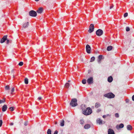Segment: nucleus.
<instances>
[{
    "label": "nucleus",
    "instance_id": "6e6d98bb",
    "mask_svg": "<svg viewBox=\"0 0 134 134\" xmlns=\"http://www.w3.org/2000/svg\"><path fill=\"white\" fill-rule=\"evenodd\" d=\"M126 102H127V100H126Z\"/></svg>",
    "mask_w": 134,
    "mask_h": 134
},
{
    "label": "nucleus",
    "instance_id": "603ef678",
    "mask_svg": "<svg viewBox=\"0 0 134 134\" xmlns=\"http://www.w3.org/2000/svg\"><path fill=\"white\" fill-rule=\"evenodd\" d=\"M36 1H39V0H35Z\"/></svg>",
    "mask_w": 134,
    "mask_h": 134
},
{
    "label": "nucleus",
    "instance_id": "b1692460",
    "mask_svg": "<svg viewBox=\"0 0 134 134\" xmlns=\"http://www.w3.org/2000/svg\"><path fill=\"white\" fill-rule=\"evenodd\" d=\"M69 83H66L64 85V87L66 88H68L69 87Z\"/></svg>",
    "mask_w": 134,
    "mask_h": 134
},
{
    "label": "nucleus",
    "instance_id": "f03ea898",
    "mask_svg": "<svg viewBox=\"0 0 134 134\" xmlns=\"http://www.w3.org/2000/svg\"><path fill=\"white\" fill-rule=\"evenodd\" d=\"M77 100L76 99L74 98L72 99L70 103V105L72 107H75L77 105Z\"/></svg>",
    "mask_w": 134,
    "mask_h": 134
},
{
    "label": "nucleus",
    "instance_id": "1a4fd4ad",
    "mask_svg": "<svg viewBox=\"0 0 134 134\" xmlns=\"http://www.w3.org/2000/svg\"><path fill=\"white\" fill-rule=\"evenodd\" d=\"M7 35H5L3 36L0 42L1 43H3L5 41L7 40Z\"/></svg>",
    "mask_w": 134,
    "mask_h": 134
},
{
    "label": "nucleus",
    "instance_id": "a18cd8bd",
    "mask_svg": "<svg viewBox=\"0 0 134 134\" xmlns=\"http://www.w3.org/2000/svg\"><path fill=\"white\" fill-rule=\"evenodd\" d=\"M106 117V115H104L103 116V118H105Z\"/></svg>",
    "mask_w": 134,
    "mask_h": 134
},
{
    "label": "nucleus",
    "instance_id": "0eeeda50",
    "mask_svg": "<svg viewBox=\"0 0 134 134\" xmlns=\"http://www.w3.org/2000/svg\"><path fill=\"white\" fill-rule=\"evenodd\" d=\"M86 48L87 53L88 54L90 53L91 48L90 46L88 44H87L86 45Z\"/></svg>",
    "mask_w": 134,
    "mask_h": 134
},
{
    "label": "nucleus",
    "instance_id": "4d7b16f0",
    "mask_svg": "<svg viewBox=\"0 0 134 134\" xmlns=\"http://www.w3.org/2000/svg\"><path fill=\"white\" fill-rule=\"evenodd\" d=\"M13 77H14V75H13Z\"/></svg>",
    "mask_w": 134,
    "mask_h": 134
},
{
    "label": "nucleus",
    "instance_id": "a211bd4d",
    "mask_svg": "<svg viewBox=\"0 0 134 134\" xmlns=\"http://www.w3.org/2000/svg\"><path fill=\"white\" fill-rule=\"evenodd\" d=\"M113 80V79L112 76L109 77L108 79V81L109 82H111Z\"/></svg>",
    "mask_w": 134,
    "mask_h": 134
},
{
    "label": "nucleus",
    "instance_id": "a19ab883",
    "mask_svg": "<svg viewBox=\"0 0 134 134\" xmlns=\"http://www.w3.org/2000/svg\"><path fill=\"white\" fill-rule=\"evenodd\" d=\"M7 42H6V43L7 44H8L9 42V40H8L7 39Z\"/></svg>",
    "mask_w": 134,
    "mask_h": 134
},
{
    "label": "nucleus",
    "instance_id": "4be33fe9",
    "mask_svg": "<svg viewBox=\"0 0 134 134\" xmlns=\"http://www.w3.org/2000/svg\"><path fill=\"white\" fill-rule=\"evenodd\" d=\"M64 121L63 120H62L60 122V125L62 126H63L64 125Z\"/></svg>",
    "mask_w": 134,
    "mask_h": 134
},
{
    "label": "nucleus",
    "instance_id": "09e8293b",
    "mask_svg": "<svg viewBox=\"0 0 134 134\" xmlns=\"http://www.w3.org/2000/svg\"><path fill=\"white\" fill-rule=\"evenodd\" d=\"M106 115V117L108 116H110V115L109 114H108Z\"/></svg>",
    "mask_w": 134,
    "mask_h": 134
},
{
    "label": "nucleus",
    "instance_id": "c9c22d12",
    "mask_svg": "<svg viewBox=\"0 0 134 134\" xmlns=\"http://www.w3.org/2000/svg\"><path fill=\"white\" fill-rule=\"evenodd\" d=\"M128 16V13H125L124 14V17L125 18L126 17Z\"/></svg>",
    "mask_w": 134,
    "mask_h": 134
},
{
    "label": "nucleus",
    "instance_id": "de8ad7c7",
    "mask_svg": "<svg viewBox=\"0 0 134 134\" xmlns=\"http://www.w3.org/2000/svg\"><path fill=\"white\" fill-rule=\"evenodd\" d=\"M41 97H39L38 98V99L39 100H41Z\"/></svg>",
    "mask_w": 134,
    "mask_h": 134
},
{
    "label": "nucleus",
    "instance_id": "2eb2a0df",
    "mask_svg": "<svg viewBox=\"0 0 134 134\" xmlns=\"http://www.w3.org/2000/svg\"><path fill=\"white\" fill-rule=\"evenodd\" d=\"M124 124H120L119 126L118 125H117L116 126V127L117 129H119V128H123L124 127Z\"/></svg>",
    "mask_w": 134,
    "mask_h": 134
},
{
    "label": "nucleus",
    "instance_id": "864d4df0",
    "mask_svg": "<svg viewBox=\"0 0 134 134\" xmlns=\"http://www.w3.org/2000/svg\"><path fill=\"white\" fill-rule=\"evenodd\" d=\"M70 80H69L68 81V82H70Z\"/></svg>",
    "mask_w": 134,
    "mask_h": 134
},
{
    "label": "nucleus",
    "instance_id": "6ab92c4d",
    "mask_svg": "<svg viewBox=\"0 0 134 134\" xmlns=\"http://www.w3.org/2000/svg\"><path fill=\"white\" fill-rule=\"evenodd\" d=\"M90 127V124H86L84 126V128L85 129H88Z\"/></svg>",
    "mask_w": 134,
    "mask_h": 134
},
{
    "label": "nucleus",
    "instance_id": "f8f14e48",
    "mask_svg": "<svg viewBox=\"0 0 134 134\" xmlns=\"http://www.w3.org/2000/svg\"><path fill=\"white\" fill-rule=\"evenodd\" d=\"M43 11V9L42 8L40 7L37 10V12L38 13L41 14L42 13Z\"/></svg>",
    "mask_w": 134,
    "mask_h": 134
},
{
    "label": "nucleus",
    "instance_id": "37998d69",
    "mask_svg": "<svg viewBox=\"0 0 134 134\" xmlns=\"http://www.w3.org/2000/svg\"><path fill=\"white\" fill-rule=\"evenodd\" d=\"M14 124V123L13 122H11L10 124V126L13 125Z\"/></svg>",
    "mask_w": 134,
    "mask_h": 134
},
{
    "label": "nucleus",
    "instance_id": "cd10ccee",
    "mask_svg": "<svg viewBox=\"0 0 134 134\" xmlns=\"http://www.w3.org/2000/svg\"><path fill=\"white\" fill-rule=\"evenodd\" d=\"M95 57H91V60H90V62H92L94 61L95 60Z\"/></svg>",
    "mask_w": 134,
    "mask_h": 134
},
{
    "label": "nucleus",
    "instance_id": "58836bf2",
    "mask_svg": "<svg viewBox=\"0 0 134 134\" xmlns=\"http://www.w3.org/2000/svg\"><path fill=\"white\" fill-rule=\"evenodd\" d=\"M28 124V122H25L24 123V125L25 126H27Z\"/></svg>",
    "mask_w": 134,
    "mask_h": 134
},
{
    "label": "nucleus",
    "instance_id": "3c124183",
    "mask_svg": "<svg viewBox=\"0 0 134 134\" xmlns=\"http://www.w3.org/2000/svg\"><path fill=\"white\" fill-rule=\"evenodd\" d=\"M57 124V122H56V121H55V124L56 125V124Z\"/></svg>",
    "mask_w": 134,
    "mask_h": 134
},
{
    "label": "nucleus",
    "instance_id": "ddd939ff",
    "mask_svg": "<svg viewBox=\"0 0 134 134\" xmlns=\"http://www.w3.org/2000/svg\"><path fill=\"white\" fill-rule=\"evenodd\" d=\"M98 62L99 63H100L101 60L102 59V55H99L98 57Z\"/></svg>",
    "mask_w": 134,
    "mask_h": 134
},
{
    "label": "nucleus",
    "instance_id": "5701e85b",
    "mask_svg": "<svg viewBox=\"0 0 134 134\" xmlns=\"http://www.w3.org/2000/svg\"><path fill=\"white\" fill-rule=\"evenodd\" d=\"M100 106V104L98 103H96L95 104V107L98 108Z\"/></svg>",
    "mask_w": 134,
    "mask_h": 134
},
{
    "label": "nucleus",
    "instance_id": "9b49d317",
    "mask_svg": "<svg viewBox=\"0 0 134 134\" xmlns=\"http://www.w3.org/2000/svg\"><path fill=\"white\" fill-rule=\"evenodd\" d=\"M108 134H115V133L113 130L109 129L108 131Z\"/></svg>",
    "mask_w": 134,
    "mask_h": 134
},
{
    "label": "nucleus",
    "instance_id": "f3484780",
    "mask_svg": "<svg viewBox=\"0 0 134 134\" xmlns=\"http://www.w3.org/2000/svg\"><path fill=\"white\" fill-rule=\"evenodd\" d=\"M97 123L100 125L103 124V121L100 119H98L97 120Z\"/></svg>",
    "mask_w": 134,
    "mask_h": 134
},
{
    "label": "nucleus",
    "instance_id": "c756f323",
    "mask_svg": "<svg viewBox=\"0 0 134 134\" xmlns=\"http://www.w3.org/2000/svg\"><path fill=\"white\" fill-rule=\"evenodd\" d=\"M10 87L9 86H5V89L6 90H8L9 89Z\"/></svg>",
    "mask_w": 134,
    "mask_h": 134
},
{
    "label": "nucleus",
    "instance_id": "c03bdc74",
    "mask_svg": "<svg viewBox=\"0 0 134 134\" xmlns=\"http://www.w3.org/2000/svg\"><path fill=\"white\" fill-rule=\"evenodd\" d=\"M113 4H112V5L110 7V9H111V8H113Z\"/></svg>",
    "mask_w": 134,
    "mask_h": 134
},
{
    "label": "nucleus",
    "instance_id": "72a5a7b5",
    "mask_svg": "<svg viewBox=\"0 0 134 134\" xmlns=\"http://www.w3.org/2000/svg\"><path fill=\"white\" fill-rule=\"evenodd\" d=\"M23 62H20L19 63L18 65L20 66H22L23 65Z\"/></svg>",
    "mask_w": 134,
    "mask_h": 134
},
{
    "label": "nucleus",
    "instance_id": "393cba45",
    "mask_svg": "<svg viewBox=\"0 0 134 134\" xmlns=\"http://www.w3.org/2000/svg\"><path fill=\"white\" fill-rule=\"evenodd\" d=\"M24 82L26 84H27L28 83V80L27 78H25L24 80Z\"/></svg>",
    "mask_w": 134,
    "mask_h": 134
},
{
    "label": "nucleus",
    "instance_id": "bb28decb",
    "mask_svg": "<svg viewBox=\"0 0 134 134\" xmlns=\"http://www.w3.org/2000/svg\"><path fill=\"white\" fill-rule=\"evenodd\" d=\"M47 133V134H51V130L49 129H48Z\"/></svg>",
    "mask_w": 134,
    "mask_h": 134
},
{
    "label": "nucleus",
    "instance_id": "6e6552de",
    "mask_svg": "<svg viewBox=\"0 0 134 134\" xmlns=\"http://www.w3.org/2000/svg\"><path fill=\"white\" fill-rule=\"evenodd\" d=\"M93 79L92 77L89 78L87 80V82L89 85L93 83Z\"/></svg>",
    "mask_w": 134,
    "mask_h": 134
},
{
    "label": "nucleus",
    "instance_id": "49530a36",
    "mask_svg": "<svg viewBox=\"0 0 134 134\" xmlns=\"http://www.w3.org/2000/svg\"><path fill=\"white\" fill-rule=\"evenodd\" d=\"M101 110L100 109H98L97 110V111L98 112H100L101 111Z\"/></svg>",
    "mask_w": 134,
    "mask_h": 134
},
{
    "label": "nucleus",
    "instance_id": "79ce46f5",
    "mask_svg": "<svg viewBox=\"0 0 134 134\" xmlns=\"http://www.w3.org/2000/svg\"><path fill=\"white\" fill-rule=\"evenodd\" d=\"M132 100L134 101V95L132 97Z\"/></svg>",
    "mask_w": 134,
    "mask_h": 134
},
{
    "label": "nucleus",
    "instance_id": "f704fd0d",
    "mask_svg": "<svg viewBox=\"0 0 134 134\" xmlns=\"http://www.w3.org/2000/svg\"><path fill=\"white\" fill-rule=\"evenodd\" d=\"M126 29L127 31H129L130 30V29L129 27H126Z\"/></svg>",
    "mask_w": 134,
    "mask_h": 134
},
{
    "label": "nucleus",
    "instance_id": "dca6fc26",
    "mask_svg": "<svg viewBox=\"0 0 134 134\" xmlns=\"http://www.w3.org/2000/svg\"><path fill=\"white\" fill-rule=\"evenodd\" d=\"M29 25V23L28 22H27L24 23L23 25V27L24 28H25L28 27Z\"/></svg>",
    "mask_w": 134,
    "mask_h": 134
},
{
    "label": "nucleus",
    "instance_id": "39448f33",
    "mask_svg": "<svg viewBox=\"0 0 134 134\" xmlns=\"http://www.w3.org/2000/svg\"><path fill=\"white\" fill-rule=\"evenodd\" d=\"M96 33L97 36H100L103 34V32L102 30L99 29L96 31Z\"/></svg>",
    "mask_w": 134,
    "mask_h": 134
},
{
    "label": "nucleus",
    "instance_id": "2f4dec72",
    "mask_svg": "<svg viewBox=\"0 0 134 134\" xmlns=\"http://www.w3.org/2000/svg\"><path fill=\"white\" fill-rule=\"evenodd\" d=\"M5 101V100L4 99H3L2 100H0V104L4 102Z\"/></svg>",
    "mask_w": 134,
    "mask_h": 134
},
{
    "label": "nucleus",
    "instance_id": "8fccbe9b",
    "mask_svg": "<svg viewBox=\"0 0 134 134\" xmlns=\"http://www.w3.org/2000/svg\"><path fill=\"white\" fill-rule=\"evenodd\" d=\"M11 72L12 73L14 72V70H12L11 71Z\"/></svg>",
    "mask_w": 134,
    "mask_h": 134
},
{
    "label": "nucleus",
    "instance_id": "f257e3e1",
    "mask_svg": "<svg viewBox=\"0 0 134 134\" xmlns=\"http://www.w3.org/2000/svg\"><path fill=\"white\" fill-rule=\"evenodd\" d=\"M92 113V109L90 107H88L82 112V113L84 115H87L91 114Z\"/></svg>",
    "mask_w": 134,
    "mask_h": 134
},
{
    "label": "nucleus",
    "instance_id": "5fc2aeb1",
    "mask_svg": "<svg viewBox=\"0 0 134 134\" xmlns=\"http://www.w3.org/2000/svg\"><path fill=\"white\" fill-rule=\"evenodd\" d=\"M126 102H127V100H126Z\"/></svg>",
    "mask_w": 134,
    "mask_h": 134
},
{
    "label": "nucleus",
    "instance_id": "ea45409f",
    "mask_svg": "<svg viewBox=\"0 0 134 134\" xmlns=\"http://www.w3.org/2000/svg\"><path fill=\"white\" fill-rule=\"evenodd\" d=\"M58 133V131L57 130H55V132H54V133L53 134H57Z\"/></svg>",
    "mask_w": 134,
    "mask_h": 134
},
{
    "label": "nucleus",
    "instance_id": "e433bc0d",
    "mask_svg": "<svg viewBox=\"0 0 134 134\" xmlns=\"http://www.w3.org/2000/svg\"><path fill=\"white\" fill-rule=\"evenodd\" d=\"M115 116L116 118H118L119 117V114L118 113H116L115 114Z\"/></svg>",
    "mask_w": 134,
    "mask_h": 134
},
{
    "label": "nucleus",
    "instance_id": "9d476101",
    "mask_svg": "<svg viewBox=\"0 0 134 134\" xmlns=\"http://www.w3.org/2000/svg\"><path fill=\"white\" fill-rule=\"evenodd\" d=\"M81 108L82 110V112L84 111L87 108L86 105L84 104H82L81 105Z\"/></svg>",
    "mask_w": 134,
    "mask_h": 134
},
{
    "label": "nucleus",
    "instance_id": "4468645a",
    "mask_svg": "<svg viewBox=\"0 0 134 134\" xmlns=\"http://www.w3.org/2000/svg\"><path fill=\"white\" fill-rule=\"evenodd\" d=\"M7 108V107L6 105H4L2 107V111H6Z\"/></svg>",
    "mask_w": 134,
    "mask_h": 134
},
{
    "label": "nucleus",
    "instance_id": "a878e982",
    "mask_svg": "<svg viewBox=\"0 0 134 134\" xmlns=\"http://www.w3.org/2000/svg\"><path fill=\"white\" fill-rule=\"evenodd\" d=\"M84 123V120L83 119H81L80 120V123L81 124H83Z\"/></svg>",
    "mask_w": 134,
    "mask_h": 134
},
{
    "label": "nucleus",
    "instance_id": "473e14b6",
    "mask_svg": "<svg viewBox=\"0 0 134 134\" xmlns=\"http://www.w3.org/2000/svg\"><path fill=\"white\" fill-rule=\"evenodd\" d=\"M9 109L11 111H13L14 110V107H10L9 108Z\"/></svg>",
    "mask_w": 134,
    "mask_h": 134
},
{
    "label": "nucleus",
    "instance_id": "7c9ffc66",
    "mask_svg": "<svg viewBox=\"0 0 134 134\" xmlns=\"http://www.w3.org/2000/svg\"><path fill=\"white\" fill-rule=\"evenodd\" d=\"M14 90H15V89H14V87H12V88L11 89V94H12L13 93V92L14 91Z\"/></svg>",
    "mask_w": 134,
    "mask_h": 134
},
{
    "label": "nucleus",
    "instance_id": "20e7f679",
    "mask_svg": "<svg viewBox=\"0 0 134 134\" xmlns=\"http://www.w3.org/2000/svg\"><path fill=\"white\" fill-rule=\"evenodd\" d=\"M29 14L31 16L35 17L37 15V13L35 11L32 10L29 12Z\"/></svg>",
    "mask_w": 134,
    "mask_h": 134
},
{
    "label": "nucleus",
    "instance_id": "7ed1b4c3",
    "mask_svg": "<svg viewBox=\"0 0 134 134\" xmlns=\"http://www.w3.org/2000/svg\"><path fill=\"white\" fill-rule=\"evenodd\" d=\"M104 96L108 98H113L115 97V95L112 93H109L105 94Z\"/></svg>",
    "mask_w": 134,
    "mask_h": 134
},
{
    "label": "nucleus",
    "instance_id": "423d86ee",
    "mask_svg": "<svg viewBox=\"0 0 134 134\" xmlns=\"http://www.w3.org/2000/svg\"><path fill=\"white\" fill-rule=\"evenodd\" d=\"M94 29V25L92 24H91L89 27V29L88 30V32L89 33L92 32L93 31Z\"/></svg>",
    "mask_w": 134,
    "mask_h": 134
},
{
    "label": "nucleus",
    "instance_id": "4c0bfd02",
    "mask_svg": "<svg viewBox=\"0 0 134 134\" xmlns=\"http://www.w3.org/2000/svg\"><path fill=\"white\" fill-rule=\"evenodd\" d=\"M2 120H0V127L2 126Z\"/></svg>",
    "mask_w": 134,
    "mask_h": 134
},
{
    "label": "nucleus",
    "instance_id": "412c9836",
    "mask_svg": "<svg viewBox=\"0 0 134 134\" xmlns=\"http://www.w3.org/2000/svg\"><path fill=\"white\" fill-rule=\"evenodd\" d=\"M113 48V47L111 46H108L107 48V50L108 51H109L111 50Z\"/></svg>",
    "mask_w": 134,
    "mask_h": 134
},
{
    "label": "nucleus",
    "instance_id": "aec40b11",
    "mask_svg": "<svg viewBox=\"0 0 134 134\" xmlns=\"http://www.w3.org/2000/svg\"><path fill=\"white\" fill-rule=\"evenodd\" d=\"M127 128L128 130H132V127L130 125H128L127 126Z\"/></svg>",
    "mask_w": 134,
    "mask_h": 134
},
{
    "label": "nucleus",
    "instance_id": "c85d7f7f",
    "mask_svg": "<svg viewBox=\"0 0 134 134\" xmlns=\"http://www.w3.org/2000/svg\"><path fill=\"white\" fill-rule=\"evenodd\" d=\"M82 83L83 84H85L86 83V80L85 79H83L82 81Z\"/></svg>",
    "mask_w": 134,
    "mask_h": 134
}]
</instances>
